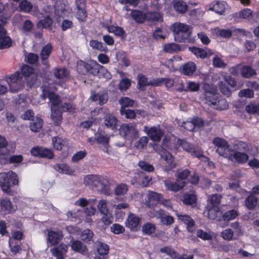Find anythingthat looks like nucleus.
<instances>
[{"label":"nucleus","instance_id":"2f4dec72","mask_svg":"<svg viewBox=\"0 0 259 259\" xmlns=\"http://www.w3.org/2000/svg\"><path fill=\"white\" fill-rule=\"evenodd\" d=\"M117 122V119L111 114H107L104 117L105 125L112 130L115 128Z\"/></svg>","mask_w":259,"mask_h":259},{"label":"nucleus","instance_id":"423d86ee","mask_svg":"<svg viewBox=\"0 0 259 259\" xmlns=\"http://www.w3.org/2000/svg\"><path fill=\"white\" fill-rule=\"evenodd\" d=\"M185 184V181L177 180V179L175 181L174 180L168 178L164 181V185L167 189L174 192L182 189Z\"/></svg>","mask_w":259,"mask_h":259},{"label":"nucleus","instance_id":"4c0bfd02","mask_svg":"<svg viewBox=\"0 0 259 259\" xmlns=\"http://www.w3.org/2000/svg\"><path fill=\"white\" fill-rule=\"evenodd\" d=\"M53 74L58 79H64L69 76V73L66 68H55L54 70Z\"/></svg>","mask_w":259,"mask_h":259},{"label":"nucleus","instance_id":"de8ad7c7","mask_svg":"<svg viewBox=\"0 0 259 259\" xmlns=\"http://www.w3.org/2000/svg\"><path fill=\"white\" fill-rule=\"evenodd\" d=\"M221 236L224 239L229 241L237 239L234 234V231L231 229L224 230L221 232Z\"/></svg>","mask_w":259,"mask_h":259},{"label":"nucleus","instance_id":"6e6d98bb","mask_svg":"<svg viewBox=\"0 0 259 259\" xmlns=\"http://www.w3.org/2000/svg\"><path fill=\"white\" fill-rule=\"evenodd\" d=\"M163 50L165 52L168 53L177 52L180 50L179 46L175 43H170L166 44L163 47Z\"/></svg>","mask_w":259,"mask_h":259},{"label":"nucleus","instance_id":"dca6fc26","mask_svg":"<svg viewBox=\"0 0 259 259\" xmlns=\"http://www.w3.org/2000/svg\"><path fill=\"white\" fill-rule=\"evenodd\" d=\"M140 219L133 213H130L126 221L125 225L131 230L136 231L139 227Z\"/></svg>","mask_w":259,"mask_h":259},{"label":"nucleus","instance_id":"412c9836","mask_svg":"<svg viewBox=\"0 0 259 259\" xmlns=\"http://www.w3.org/2000/svg\"><path fill=\"white\" fill-rule=\"evenodd\" d=\"M160 251L169 255L172 259H193V255L187 257H179L174 250L167 246L161 248Z\"/></svg>","mask_w":259,"mask_h":259},{"label":"nucleus","instance_id":"aec40b11","mask_svg":"<svg viewBox=\"0 0 259 259\" xmlns=\"http://www.w3.org/2000/svg\"><path fill=\"white\" fill-rule=\"evenodd\" d=\"M71 249L75 252L81 254H85L87 252V248L85 245L80 241L71 240L70 241Z\"/></svg>","mask_w":259,"mask_h":259},{"label":"nucleus","instance_id":"f257e3e1","mask_svg":"<svg viewBox=\"0 0 259 259\" xmlns=\"http://www.w3.org/2000/svg\"><path fill=\"white\" fill-rule=\"evenodd\" d=\"M213 144L217 147V152L220 156L229 160H235L238 163L245 162L248 156L243 152L233 151L228 143L222 138H215L213 140Z\"/></svg>","mask_w":259,"mask_h":259},{"label":"nucleus","instance_id":"39448f33","mask_svg":"<svg viewBox=\"0 0 259 259\" xmlns=\"http://www.w3.org/2000/svg\"><path fill=\"white\" fill-rule=\"evenodd\" d=\"M120 134L130 139H135L139 137V131L136 124L133 123L124 124L120 127Z\"/></svg>","mask_w":259,"mask_h":259},{"label":"nucleus","instance_id":"9d476101","mask_svg":"<svg viewBox=\"0 0 259 259\" xmlns=\"http://www.w3.org/2000/svg\"><path fill=\"white\" fill-rule=\"evenodd\" d=\"M178 143L184 149V150L191 153L192 155L198 158H200L203 156L201 151L199 150L195 149L192 145L187 141L183 140H178Z\"/></svg>","mask_w":259,"mask_h":259},{"label":"nucleus","instance_id":"864d4df0","mask_svg":"<svg viewBox=\"0 0 259 259\" xmlns=\"http://www.w3.org/2000/svg\"><path fill=\"white\" fill-rule=\"evenodd\" d=\"M245 204L247 207L249 209L254 208L257 204V198L253 195L248 196L245 200Z\"/></svg>","mask_w":259,"mask_h":259},{"label":"nucleus","instance_id":"8fccbe9b","mask_svg":"<svg viewBox=\"0 0 259 259\" xmlns=\"http://www.w3.org/2000/svg\"><path fill=\"white\" fill-rule=\"evenodd\" d=\"M231 227L232 228L231 229L234 231V234L236 239L243 234V230L238 222L232 223Z\"/></svg>","mask_w":259,"mask_h":259},{"label":"nucleus","instance_id":"9b49d317","mask_svg":"<svg viewBox=\"0 0 259 259\" xmlns=\"http://www.w3.org/2000/svg\"><path fill=\"white\" fill-rule=\"evenodd\" d=\"M31 153L35 156L46 157L49 159L52 158L54 156V154L50 149L43 147H34L31 149Z\"/></svg>","mask_w":259,"mask_h":259},{"label":"nucleus","instance_id":"bf43d9fd","mask_svg":"<svg viewBox=\"0 0 259 259\" xmlns=\"http://www.w3.org/2000/svg\"><path fill=\"white\" fill-rule=\"evenodd\" d=\"M221 196L220 194H213L209 196L208 199L212 207H219L221 202Z\"/></svg>","mask_w":259,"mask_h":259},{"label":"nucleus","instance_id":"7ed1b4c3","mask_svg":"<svg viewBox=\"0 0 259 259\" xmlns=\"http://www.w3.org/2000/svg\"><path fill=\"white\" fill-rule=\"evenodd\" d=\"M173 32L175 40L178 42L187 41L191 33L189 26L179 22L174 24Z\"/></svg>","mask_w":259,"mask_h":259},{"label":"nucleus","instance_id":"f03ea898","mask_svg":"<svg viewBox=\"0 0 259 259\" xmlns=\"http://www.w3.org/2000/svg\"><path fill=\"white\" fill-rule=\"evenodd\" d=\"M18 184L17 175L13 171L0 173V187L4 192L11 194L12 191L10 187Z\"/></svg>","mask_w":259,"mask_h":259},{"label":"nucleus","instance_id":"f704fd0d","mask_svg":"<svg viewBox=\"0 0 259 259\" xmlns=\"http://www.w3.org/2000/svg\"><path fill=\"white\" fill-rule=\"evenodd\" d=\"M227 6V4L225 2H217L210 8V10L214 11L216 13L222 14L226 9Z\"/></svg>","mask_w":259,"mask_h":259},{"label":"nucleus","instance_id":"774afa93","mask_svg":"<svg viewBox=\"0 0 259 259\" xmlns=\"http://www.w3.org/2000/svg\"><path fill=\"white\" fill-rule=\"evenodd\" d=\"M128 190L127 186L124 184L118 185L115 188V193L116 195H121L125 194Z\"/></svg>","mask_w":259,"mask_h":259},{"label":"nucleus","instance_id":"f8f14e48","mask_svg":"<svg viewBox=\"0 0 259 259\" xmlns=\"http://www.w3.org/2000/svg\"><path fill=\"white\" fill-rule=\"evenodd\" d=\"M1 208L8 213L15 212L17 208V205L13 204L9 198H4L0 199Z\"/></svg>","mask_w":259,"mask_h":259},{"label":"nucleus","instance_id":"79ce46f5","mask_svg":"<svg viewBox=\"0 0 259 259\" xmlns=\"http://www.w3.org/2000/svg\"><path fill=\"white\" fill-rule=\"evenodd\" d=\"M54 168L60 173L67 175H71L72 174V170L70 169L69 166L64 163L56 164L54 166Z\"/></svg>","mask_w":259,"mask_h":259},{"label":"nucleus","instance_id":"09e8293b","mask_svg":"<svg viewBox=\"0 0 259 259\" xmlns=\"http://www.w3.org/2000/svg\"><path fill=\"white\" fill-rule=\"evenodd\" d=\"M52 50V46L51 44H47L41 50L40 52V57L42 61L47 59Z\"/></svg>","mask_w":259,"mask_h":259},{"label":"nucleus","instance_id":"6ab92c4d","mask_svg":"<svg viewBox=\"0 0 259 259\" xmlns=\"http://www.w3.org/2000/svg\"><path fill=\"white\" fill-rule=\"evenodd\" d=\"M189 49L197 57L202 59L207 57L212 54L211 51L207 49H203L196 47H190Z\"/></svg>","mask_w":259,"mask_h":259},{"label":"nucleus","instance_id":"5701e85b","mask_svg":"<svg viewBox=\"0 0 259 259\" xmlns=\"http://www.w3.org/2000/svg\"><path fill=\"white\" fill-rule=\"evenodd\" d=\"M51 118L56 125L61 124L62 120V112L57 107H52Z\"/></svg>","mask_w":259,"mask_h":259},{"label":"nucleus","instance_id":"f3484780","mask_svg":"<svg viewBox=\"0 0 259 259\" xmlns=\"http://www.w3.org/2000/svg\"><path fill=\"white\" fill-rule=\"evenodd\" d=\"M11 45V39L6 34L5 29L0 25V48H9Z\"/></svg>","mask_w":259,"mask_h":259},{"label":"nucleus","instance_id":"69168bd1","mask_svg":"<svg viewBox=\"0 0 259 259\" xmlns=\"http://www.w3.org/2000/svg\"><path fill=\"white\" fill-rule=\"evenodd\" d=\"M47 96L53 107H56L60 102V98L53 92L48 93Z\"/></svg>","mask_w":259,"mask_h":259},{"label":"nucleus","instance_id":"3c124183","mask_svg":"<svg viewBox=\"0 0 259 259\" xmlns=\"http://www.w3.org/2000/svg\"><path fill=\"white\" fill-rule=\"evenodd\" d=\"M247 144L242 141H236L234 143V148L232 149L233 151H241L244 152L247 149Z\"/></svg>","mask_w":259,"mask_h":259},{"label":"nucleus","instance_id":"1a4fd4ad","mask_svg":"<svg viewBox=\"0 0 259 259\" xmlns=\"http://www.w3.org/2000/svg\"><path fill=\"white\" fill-rule=\"evenodd\" d=\"M162 200V195L155 192H150L147 195L146 205L150 208L156 206Z\"/></svg>","mask_w":259,"mask_h":259},{"label":"nucleus","instance_id":"a211bd4d","mask_svg":"<svg viewBox=\"0 0 259 259\" xmlns=\"http://www.w3.org/2000/svg\"><path fill=\"white\" fill-rule=\"evenodd\" d=\"M52 144L55 149L61 150L68 146L69 142L66 139L55 137L52 139Z\"/></svg>","mask_w":259,"mask_h":259},{"label":"nucleus","instance_id":"4468645a","mask_svg":"<svg viewBox=\"0 0 259 259\" xmlns=\"http://www.w3.org/2000/svg\"><path fill=\"white\" fill-rule=\"evenodd\" d=\"M67 246L62 243L58 246L51 248L50 251L57 259H65L64 255L67 252Z\"/></svg>","mask_w":259,"mask_h":259},{"label":"nucleus","instance_id":"ea45409f","mask_svg":"<svg viewBox=\"0 0 259 259\" xmlns=\"http://www.w3.org/2000/svg\"><path fill=\"white\" fill-rule=\"evenodd\" d=\"M131 15L133 18L138 23H142L146 20V14L141 11H132Z\"/></svg>","mask_w":259,"mask_h":259},{"label":"nucleus","instance_id":"393cba45","mask_svg":"<svg viewBox=\"0 0 259 259\" xmlns=\"http://www.w3.org/2000/svg\"><path fill=\"white\" fill-rule=\"evenodd\" d=\"M157 152L159 153L161 157L168 164L169 168H172L175 167L173 157L169 152H167L166 150L163 149Z\"/></svg>","mask_w":259,"mask_h":259},{"label":"nucleus","instance_id":"0eeeda50","mask_svg":"<svg viewBox=\"0 0 259 259\" xmlns=\"http://www.w3.org/2000/svg\"><path fill=\"white\" fill-rule=\"evenodd\" d=\"M106 72V77H109L110 73L104 68V67L99 64L96 61H91L89 62V67L87 72H89L94 75H98L100 72Z\"/></svg>","mask_w":259,"mask_h":259},{"label":"nucleus","instance_id":"4d7b16f0","mask_svg":"<svg viewBox=\"0 0 259 259\" xmlns=\"http://www.w3.org/2000/svg\"><path fill=\"white\" fill-rule=\"evenodd\" d=\"M93 236L92 231L89 229H86L82 232L81 238L83 241L88 243L93 239Z\"/></svg>","mask_w":259,"mask_h":259},{"label":"nucleus","instance_id":"a19ab883","mask_svg":"<svg viewBox=\"0 0 259 259\" xmlns=\"http://www.w3.org/2000/svg\"><path fill=\"white\" fill-rule=\"evenodd\" d=\"M196 70V65L193 62L185 64L183 67V73L186 75H192Z\"/></svg>","mask_w":259,"mask_h":259},{"label":"nucleus","instance_id":"72a5a7b5","mask_svg":"<svg viewBox=\"0 0 259 259\" xmlns=\"http://www.w3.org/2000/svg\"><path fill=\"white\" fill-rule=\"evenodd\" d=\"M94 101L98 102L99 104H105L108 99L107 93L104 91H101L92 97Z\"/></svg>","mask_w":259,"mask_h":259},{"label":"nucleus","instance_id":"052dcab7","mask_svg":"<svg viewBox=\"0 0 259 259\" xmlns=\"http://www.w3.org/2000/svg\"><path fill=\"white\" fill-rule=\"evenodd\" d=\"M238 248L237 243L236 242L227 243L223 246V250L226 252L231 251L232 253H236Z\"/></svg>","mask_w":259,"mask_h":259},{"label":"nucleus","instance_id":"c03bdc74","mask_svg":"<svg viewBox=\"0 0 259 259\" xmlns=\"http://www.w3.org/2000/svg\"><path fill=\"white\" fill-rule=\"evenodd\" d=\"M175 10L180 13H184L187 10V7L185 2L182 1H178L174 4Z\"/></svg>","mask_w":259,"mask_h":259},{"label":"nucleus","instance_id":"338daca9","mask_svg":"<svg viewBox=\"0 0 259 259\" xmlns=\"http://www.w3.org/2000/svg\"><path fill=\"white\" fill-rule=\"evenodd\" d=\"M142 230L144 233L150 235L155 232V227L154 225L147 223L143 225Z\"/></svg>","mask_w":259,"mask_h":259},{"label":"nucleus","instance_id":"49530a36","mask_svg":"<svg viewBox=\"0 0 259 259\" xmlns=\"http://www.w3.org/2000/svg\"><path fill=\"white\" fill-rule=\"evenodd\" d=\"M146 20L152 22L161 21V16L157 12H148L146 14Z\"/></svg>","mask_w":259,"mask_h":259},{"label":"nucleus","instance_id":"20e7f679","mask_svg":"<svg viewBox=\"0 0 259 259\" xmlns=\"http://www.w3.org/2000/svg\"><path fill=\"white\" fill-rule=\"evenodd\" d=\"M9 86V90L12 93H16L20 90L24 85V81L20 76L19 73L16 72L6 80Z\"/></svg>","mask_w":259,"mask_h":259},{"label":"nucleus","instance_id":"c9c22d12","mask_svg":"<svg viewBox=\"0 0 259 259\" xmlns=\"http://www.w3.org/2000/svg\"><path fill=\"white\" fill-rule=\"evenodd\" d=\"M242 76L245 78H250L256 74L255 70L249 66H243L240 71Z\"/></svg>","mask_w":259,"mask_h":259},{"label":"nucleus","instance_id":"5fc2aeb1","mask_svg":"<svg viewBox=\"0 0 259 259\" xmlns=\"http://www.w3.org/2000/svg\"><path fill=\"white\" fill-rule=\"evenodd\" d=\"M52 24V19L49 16H47L39 21L37 26L41 28H50Z\"/></svg>","mask_w":259,"mask_h":259},{"label":"nucleus","instance_id":"680f3d73","mask_svg":"<svg viewBox=\"0 0 259 259\" xmlns=\"http://www.w3.org/2000/svg\"><path fill=\"white\" fill-rule=\"evenodd\" d=\"M97 248L100 254L105 255L108 253L109 247L106 244L99 242Z\"/></svg>","mask_w":259,"mask_h":259},{"label":"nucleus","instance_id":"4be33fe9","mask_svg":"<svg viewBox=\"0 0 259 259\" xmlns=\"http://www.w3.org/2000/svg\"><path fill=\"white\" fill-rule=\"evenodd\" d=\"M62 235L59 232L49 231L48 234V241L52 245L57 244L62 239Z\"/></svg>","mask_w":259,"mask_h":259},{"label":"nucleus","instance_id":"e433bc0d","mask_svg":"<svg viewBox=\"0 0 259 259\" xmlns=\"http://www.w3.org/2000/svg\"><path fill=\"white\" fill-rule=\"evenodd\" d=\"M9 245L13 255L20 253L22 250L20 244L13 239H9Z\"/></svg>","mask_w":259,"mask_h":259},{"label":"nucleus","instance_id":"ddd939ff","mask_svg":"<svg viewBox=\"0 0 259 259\" xmlns=\"http://www.w3.org/2000/svg\"><path fill=\"white\" fill-rule=\"evenodd\" d=\"M134 179L135 183L143 187H147L151 180V177L146 175L142 171H140L135 174Z\"/></svg>","mask_w":259,"mask_h":259},{"label":"nucleus","instance_id":"2eb2a0df","mask_svg":"<svg viewBox=\"0 0 259 259\" xmlns=\"http://www.w3.org/2000/svg\"><path fill=\"white\" fill-rule=\"evenodd\" d=\"M76 5L77 9L76 12L77 18L81 21H83L87 18V14L85 10V4L83 0H76Z\"/></svg>","mask_w":259,"mask_h":259},{"label":"nucleus","instance_id":"b1692460","mask_svg":"<svg viewBox=\"0 0 259 259\" xmlns=\"http://www.w3.org/2000/svg\"><path fill=\"white\" fill-rule=\"evenodd\" d=\"M42 124L43 121L40 118L33 117L30 123V128L33 132H38L41 129Z\"/></svg>","mask_w":259,"mask_h":259},{"label":"nucleus","instance_id":"6e6552de","mask_svg":"<svg viewBox=\"0 0 259 259\" xmlns=\"http://www.w3.org/2000/svg\"><path fill=\"white\" fill-rule=\"evenodd\" d=\"M144 131H145L150 139L154 141H159L163 135V132L158 127L148 128L145 126Z\"/></svg>","mask_w":259,"mask_h":259},{"label":"nucleus","instance_id":"473e14b6","mask_svg":"<svg viewBox=\"0 0 259 259\" xmlns=\"http://www.w3.org/2000/svg\"><path fill=\"white\" fill-rule=\"evenodd\" d=\"M109 138L108 136H104L103 135H99L97 138V141L99 144H101L103 146L102 150L104 152L109 153V149L108 142Z\"/></svg>","mask_w":259,"mask_h":259},{"label":"nucleus","instance_id":"603ef678","mask_svg":"<svg viewBox=\"0 0 259 259\" xmlns=\"http://www.w3.org/2000/svg\"><path fill=\"white\" fill-rule=\"evenodd\" d=\"M120 111L121 115H124L126 118L130 119L134 118L136 117V114L139 112L138 110L135 111L124 108H121Z\"/></svg>","mask_w":259,"mask_h":259},{"label":"nucleus","instance_id":"c756f323","mask_svg":"<svg viewBox=\"0 0 259 259\" xmlns=\"http://www.w3.org/2000/svg\"><path fill=\"white\" fill-rule=\"evenodd\" d=\"M222 212L219 207H212L208 210L207 217L211 220L219 221L222 216Z\"/></svg>","mask_w":259,"mask_h":259},{"label":"nucleus","instance_id":"e2e57ef3","mask_svg":"<svg viewBox=\"0 0 259 259\" xmlns=\"http://www.w3.org/2000/svg\"><path fill=\"white\" fill-rule=\"evenodd\" d=\"M88 67H89V63H85L82 61L77 62V70L81 74L87 72Z\"/></svg>","mask_w":259,"mask_h":259},{"label":"nucleus","instance_id":"13d9d810","mask_svg":"<svg viewBox=\"0 0 259 259\" xmlns=\"http://www.w3.org/2000/svg\"><path fill=\"white\" fill-rule=\"evenodd\" d=\"M119 103L121 105V108L127 107H132L134 104V101L128 97H124L119 100Z\"/></svg>","mask_w":259,"mask_h":259},{"label":"nucleus","instance_id":"37998d69","mask_svg":"<svg viewBox=\"0 0 259 259\" xmlns=\"http://www.w3.org/2000/svg\"><path fill=\"white\" fill-rule=\"evenodd\" d=\"M213 107L219 110H225L228 107V104L226 99L217 98L216 103L213 104Z\"/></svg>","mask_w":259,"mask_h":259},{"label":"nucleus","instance_id":"a18cd8bd","mask_svg":"<svg viewBox=\"0 0 259 259\" xmlns=\"http://www.w3.org/2000/svg\"><path fill=\"white\" fill-rule=\"evenodd\" d=\"M105 27L109 33H113L117 36H121L124 33L123 29L120 27L113 25H106Z\"/></svg>","mask_w":259,"mask_h":259},{"label":"nucleus","instance_id":"7c9ffc66","mask_svg":"<svg viewBox=\"0 0 259 259\" xmlns=\"http://www.w3.org/2000/svg\"><path fill=\"white\" fill-rule=\"evenodd\" d=\"M99 179L96 180L94 186L100 188L103 190H108L110 184L108 181L102 176H97Z\"/></svg>","mask_w":259,"mask_h":259},{"label":"nucleus","instance_id":"cd10ccee","mask_svg":"<svg viewBox=\"0 0 259 259\" xmlns=\"http://www.w3.org/2000/svg\"><path fill=\"white\" fill-rule=\"evenodd\" d=\"M18 7L20 11L26 13H30L33 8L35 10H37L36 7L33 6L31 3L27 0L22 1L19 3Z\"/></svg>","mask_w":259,"mask_h":259},{"label":"nucleus","instance_id":"c85d7f7f","mask_svg":"<svg viewBox=\"0 0 259 259\" xmlns=\"http://www.w3.org/2000/svg\"><path fill=\"white\" fill-rule=\"evenodd\" d=\"M177 216L179 220L187 225V229L189 232L194 231V222L189 215L178 213Z\"/></svg>","mask_w":259,"mask_h":259},{"label":"nucleus","instance_id":"a878e982","mask_svg":"<svg viewBox=\"0 0 259 259\" xmlns=\"http://www.w3.org/2000/svg\"><path fill=\"white\" fill-rule=\"evenodd\" d=\"M174 80L169 78H155L152 83L154 86H159L162 84H164L167 88H170L174 84Z\"/></svg>","mask_w":259,"mask_h":259},{"label":"nucleus","instance_id":"bb28decb","mask_svg":"<svg viewBox=\"0 0 259 259\" xmlns=\"http://www.w3.org/2000/svg\"><path fill=\"white\" fill-rule=\"evenodd\" d=\"M137 79L139 88L141 90H144V87L147 85L154 86L152 84V83L153 82L155 79H153L148 81L146 76L142 74H139L138 75Z\"/></svg>","mask_w":259,"mask_h":259},{"label":"nucleus","instance_id":"58836bf2","mask_svg":"<svg viewBox=\"0 0 259 259\" xmlns=\"http://www.w3.org/2000/svg\"><path fill=\"white\" fill-rule=\"evenodd\" d=\"M90 46L93 49L101 52H107V47L101 42L97 40H91L89 42Z\"/></svg>","mask_w":259,"mask_h":259},{"label":"nucleus","instance_id":"0e129e2a","mask_svg":"<svg viewBox=\"0 0 259 259\" xmlns=\"http://www.w3.org/2000/svg\"><path fill=\"white\" fill-rule=\"evenodd\" d=\"M196 201V198L194 194H186L184 196L183 202L186 204L193 205Z\"/></svg>","mask_w":259,"mask_h":259}]
</instances>
